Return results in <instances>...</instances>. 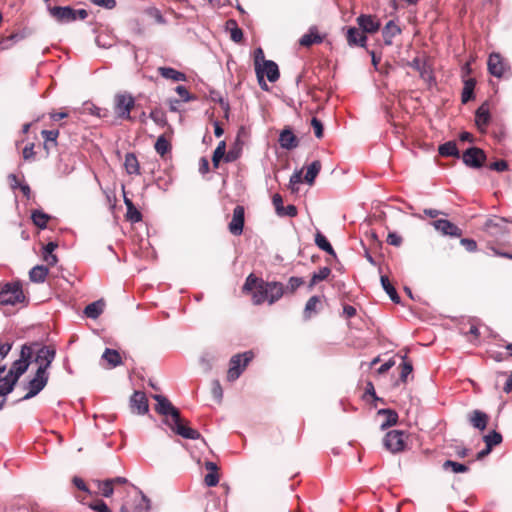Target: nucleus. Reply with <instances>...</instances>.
Returning a JSON list of instances; mask_svg holds the SVG:
<instances>
[{
	"mask_svg": "<svg viewBox=\"0 0 512 512\" xmlns=\"http://www.w3.org/2000/svg\"><path fill=\"white\" fill-rule=\"evenodd\" d=\"M153 399L157 402L155 410L158 414L166 417L165 424L168 425L173 432L185 438L196 440L201 438V434L187 425V422L181 418L179 410L163 395H153Z\"/></svg>",
	"mask_w": 512,
	"mask_h": 512,
	"instance_id": "f257e3e1",
	"label": "nucleus"
},
{
	"mask_svg": "<svg viewBox=\"0 0 512 512\" xmlns=\"http://www.w3.org/2000/svg\"><path fill=\"white\" fill-rule=\"evenodd\" d=\"M31 350V362L38 365L37 370L48 372L52 362L56 357V349L52 345H44L39 342H29L23 344Z\"/></svg>",
	"mask_w": 512,
	"mask_h": 512,
	"instance_id": "f03ea898",
	"label": "nucleus"
},
{
	"mask_svg": "<svg viewBox=\"0 0 512 512\" xmlns=\"http://www.w3.org/2000/svg\"><path fill=\"white\" fill-rule=\"evenodd\" d=\"M27 301L19 281L8 282L0 286V304L16 305Z\"/></svg>",
	"mask_w": 512,
	"mask_h": 512,
	"instance_id": "7ed1b4c3",
	"label": "nucleus"
},
{
	"mask_svg": "<svg viewBox=\"0 0 512 512\" xmlns=\"http://www.w3.org/2000/svg\"><path fill=\"white\" fill-rule=\"evenodd\" d=\"M254 353L252 351H245L243 353H238L233 355L229 361V369L227 371V381L234 382L236 381L242 373L245 371L246 367L253 360Z\"/></svg>",
	"mask_w": 512,
	"mask_h": 512,
	"instance_id": "20e7f679",
	"label": "nucleus"
},
{
	"mask_svg": "<svg viewBox=\"0 0 512 512\" xmlns=\"http://www.w3.org/2000/svg\"><path fill=\"white\" fill-rule=\"evenodd\" d=\"M508 223H512V220L494 216L485 221L483 229L488 236L496 241H505L509 234Z\"/></svg>",
	"mask_w": 512,
	"mask_h": 512,
	"instance_id": "39448f33",
	"label": "nucleus"
},
{
	"mask_svg": "<svg viewBox=\"0 0 512 512\" xmlns=\"http://www.w3.org/2000/svg\"><path fill=\"white\" fill-rule=\"evenodd\" d=\"M265 281L250 274L243 285V291L252 293V300L255 305H260L267 301V290L264 287Z\"/></svg>",
	"mask_w": 512,
	"mask_h": 512,
	"instance_id": "423d86ee",
	"label": "nucleus"
},
{
	"mask_svg": "<svg viewBox=\"0 0 512 512\" xmlns=\"http://www.w3.org/2000/svg\"><path fill=\"white\" fill-rule=\"evenodd\" d=\"M31 363V350L22 345L19 359L15 360L6 374L18 382L19 378L28 370Z\"/></svg>",
	"mask_w": 512,
	"mask_h": 512,
	"instance_id": "0eeeda50",
	"label": "nucleus"
},
{
	"mask_svg": "<svg viewBox=\"0 0 512 512\" xmlns=\"http://www.w3.org/2000/svg\"><path fill=\"white\" fill-rule=\"evenodd\" d=\"M135 106V100L132 95L123 93L117 94L114 100V112L119 119L130 120L131 111Z\"/></svg>",
	"mask_w": 512,
	"mask_h": 512,
	"instance_id": "6e6552de",
	"label": "nucleus"
},
{
	"mask_svg": "<svg viewBox=\"0 0 512 512\" xmlns=\"http://www.w3.org/2000/svg\"><path fill=\"white\" fill-rule=\"evenodd\" d=\"M49 380V372L36 370L33 378L27 383V394L21 400H28L38 395L47 385Z\"/></svg>",
	"mask_w": 512,
	"mask_h": 512,
	"instance_id": "1a4fd4ad",
	"label": "nucleus"
},
{
	"mask_svg": "<svg viewBox=\"0 0 512 512\" xmlns=\"http://www.w3.org/2000/svg\"><path fill=\"white\" fill-rule=\"evenodd\" d=\"M406 435L400 430H391L383 438L384 447L393 454L402 452L405 449Z\"/></svg>",
	"mask_w": 512,
	"mask_h": 512,
	"instance_id": "9d476101",
	"label": "nucleus"
},
{
	"mask_svg": "<svg viewBox=\"0 0 512 512\" xmlns=\"http://www.w3.org/2000/svg\"><path fill=\"white\" fill-rule=\"evenodd\" d=\"M487 66L489 73L497 78L504 77L510 69L508 62L499 53L489 55Z\"/></svg>",
	"mask_w": 512,
	"mask_h": 512,
	"instance_id": "9b49d317",
	"label": "nucleus"
},
{
	"mask_svg": "<svg viewBox=\"0 0 512 512\" xmlns=\"http://www.w3.org/2000/svg\"><path fill=\"white\" fill-rule=\"evenodd\" d=\"M464 164L471 168H481L486 160L485 152L478 147H470L462 154Z\"/></svg>",
	"mask_w": 512,
	"mask_h": 512,
	"instance_id": "f8f14e48",
	"label": "nucleus"
},
{
	"mask_svg": "<svg viewBox=\"0 0 512 512\" xmlns=\"http://www.w3.org/2000/svg\"><path fill=\"white\" fill-rule=\"evenodd\" d=\"M48 11L58 23L67 24L75 21L74 9L70 6H48Z\"/></svg>",
	"mask_w": 512,
	"mask_h": 512,
	"instance_id": "ddd939ff",
	"label": "nucleus"
},
{
	"mask_svg": "<svg viewBox=\"0 0 512 512\" xmlns=\"http://www.w3.org/2000/svg\"><path fill=\"white\" fill-rule=\"evenodd\" d=\"M356 22L364 33L373 34L376 33L381 27L380 19L371 14H360L356 18Z\"/></svg>",
	"mask_w": 512,
	"mask_h": 512,
	"instance_id": "4468645a",
	"label": "nucleus"
},
{
	"mask_svg": "<svg viewBox=\"0 0 512 512\" xmlns=\"http://www.w3.org/2000/svg\"><path fill=\"white\" fill-rule=\"evenodd\" d=\"M431 225L445 236L460 237L462 235V230L447 219L434 220Z\"/></svg>",
	"mask_w": 512,
	"mask_h": 512,
	"instance_id": "2eb2a0df",
	"label": "nucleus"
},
{
	"mask_svg": "<svg viewBox=\"0 0 512 512\" xmlns=\"http://www.w3.org/2000/svg\"><path fill=\"white\" fill-rule=\"evenodd\" d=\"M244 227V208L236 206L233 210L232 220L229 223V231L235 236H239L243 232Z\"/></svg>",
	"mask_w": 512,
	"mask_h": 512,
	"instance_id": "dca6fc26",
	"label": "nucleus"
},
{
	"mask_svg": "<svg viewBox=\"0 0 512 512\" xmlns=\"http://www.w3.org/2000/svg\"><path fill=\"white\" fill-rule=\"evenodd\" d=\"M131 409L139 415H144L149 410L148 400L145 393L135 391L130 398Z\"/></svg>",
	"mask_w": 512,
	"mask_h": 512,
	"instance_id": "f3484780",
	"label": "nucleus"
},
{
	"mask_svg": "<svg viewBox=\"0 0 512 512\" xmlns=\"http://www.w3.org/2000/svg\"><path fill=\"white\" fill-rule=\"evenodd\" d=\"M408 65H409V67H411L414 70H416L417 72H419L420 77L424 81L431 83L435 80L430 67L427 65V63L425 61H423L419 57H415L412 61H410L408 63Z\"/></svg>",
	"mask_w": 512,
	"mask_h": 512,
	"instance_id": "a211bd4d",
	"label": "nucleus"
},
{
	"mask_svg": "<svg viewBox=\"0 0 512 512\" xmlns=\"http://www.w3.org/2000/svg\"><path fill=\"white\" fill-rule=\"evenodd\" d=\"M346 39L349 46L366 47L367 36L360 28L349 27L346 33Z\"/></svg>",
	"mask_w": 512,
	"mask_h": 512,
	"instance_id": "6ab92c4d",
	"label": "nucleus"
},
{
	"mask_svg": "<svg viewBox=\"0 0 512 512\" xmlns=\"http://www.w3.org/2000/svg\"><path fill=\"white\" fill-rule=\"evenodd\" d=\"M264 287H266L267 290V301L269 304H273L278 301L285 292L283 284L276 281H265Z\"/></svg>",
	"mask_w": 512,
	"mask_h": 512,
	"instance_id": "aec40b11",
	"label": "nucleus"
},
{
	"mask_svg": "<svg viewBox=\"0 0 512 512\" xmlns=\"http://www.w3.org/2000/svg\"><path fill=\"white\" fill-rule=\"evenodd\" d=\"M401 32V28L393 20L388 21L382 29V36L385 45L391 46L394 38L400 35Z\"/></svg>",
	"mask_w": 512,
	"mask_h": 512,
	"instance_id": "412c9836",
	"label": "nucleus"
},
{
	"mask_svg": "<svg viewBox=\"0 0 512 512\" xmlns=\"http://www.w3.org/2000/svg\"><path fill=\"white\" fill-rule=\"evenodd\" d=\"M157 72L161 77L174 82H184L187 80L185 73L178 71L172 67L161 66L158 67Z\"/></svg>",
	"mask_w": 512,
	"mask_h": 512,
	"instance_id": "4be33fe9",
	"label": "nucleus"
},
{
	"mask_svg": "<svg viewBox=\"0 0 512 512\" xmlns=\"http://www.w3.org/2000/svg\"><path fill=\"white\" fill-rule=\"evenodd\" d=\"M323 42V36L318 33L315 26L309 28L308 32L299 39V44L304 47H310L313 44H320Z\"/></svg>",
	"mask_w": 512,
	"mask_h": 512,
	"instance_id": "5701e85b",
	"label": "nucleus"
},
{
	"mask_svg": "<svg viewBox=\"0 0 512 512\" xmlns=\"http://www.w3.org/2000/svg\"><path fill=\"white\" fill-rule=\"evenodd\" d=\"M279 144L282 148L291 150L298 146L299 141L291 129H284L280 133Z\"/></svg>",
	"mask_w": 512,
	"mask_h": 512,
	"instance_id": "b1692460",
	"label": "nucleus"
},
{
	"mask_svg": "<svg viewBox=\"0 0 512 512\" xmlns=\"http://www.w3.org/2000/svg\"><path fill=\"white\" fill-rule=\"evenodd\" d=\"M321 304L322 303H321L320 296L314 295V296L310 297L305 305V308H304V312H303L304 319L308 320V319L312 318V316L316 315L321 307Z\"/></svg>",
	"mask_w": 512,
	"mask_h": 512,
	"instance_id": "393cba45",
	"label": "nucleus"
},
{
	"mask_svg": "<svg viewBox=\"0 0 512 512\" xmlns=\"http://www.w3.org/2000/svg\"><path fill=\"white\" fill-rule=\"evenodd\" d=\"M488 415L480 410H474L469 415L470 424L481 431L486 429L488 423Z\"/></svg>",
	"mask_w": 512,
	"mask_h": 512,
	"instance_id": "a878e982",
	"label": "nucleus"
},
{
	"mask_svg": "<svg viewBox=\"0 0 512 512\" xmlns=\"http://www.w3.org/2000/svg\"><path fill=\"white\" fill-rule=\"evenodd\" d=\"M263 76L266 75L267 79L270 82H276L280 77V72L278 65L272 61H264V64L261 65Z\"/></svg>",
	"mask_w": 512,
	"mask_h": 512,
	"instance_id": "bb28decb",
	"label": "nucleus"
},
{
	"mask_svg": "<svg viewBox=\"0 0 512 512\" xmlns=\"http://www.w3.org/2000/svg\"><path fill=\"white\" fill-rule=\"evenodd\" d=\"M490 121V113L489 107L487 103L482 104L477 110L475 114V122L477 127L482 130L485 128Z\"/></svg>",
	"mask_w": 512,
	"mask_h": 512,
	"instance_id": "cd10ccee",
	"label": "nucleus"
},
{
	"mask_svg": "<svg viewBox=\"0 0 512 512\" xmlns=\"http://www.w3.org/2000/svg\"><path fill=\"white\" fill-rule=\"evenodd\" d=\"M102 359L107 362L109 368H115L122 364L120 353L111 348H106L102 354Z\"/></svg>",
	"mask_w": 512,
	"mask_h": 512,
	"instance_id": "c85d7f7f",
	"label": "nucleus"
},
{
	"mask_svg": "<svg viewBox=\"0 0 512 512\" xmlns=\"http://www.w3.org/2000/svg\"><path fill=\"white\" fill-rule=\"evenodd\" d=\"M124 166L126 172L130 175L140 174V166L138 159L134 153H127L125 156Z\"/></svg>",
	"mask_w": 512,
	"mask_h": 512,
	"instance_id": "c756f323",
	"label": "nucleus"
},
{
	"mask_svg": "<svg viewBox=\"0 0 512 512\" xmlns=\"http://www.w3.org/2000/svg\"><path fill=\"white\" fill-rule=\"evenodd\" d=\"M49 269L44 265L34 266L29 272V278L32 282L42 283L45 281Z\"/></svg>",
	"mask_w": 512,
	"mask_h": 512,
	"instance_id": "7c9ffc66",
	"label": "nucleus"
},
{
	"mask_svg": "<svg viewBox=\"0 0 512 512\" xmlns=\"http://www.w3.org/2000/svg\"><path fill=\"white\" fill-rule=\"evenodd\" d=\"M475 85L476 81L473 78H468L464 80V87L461 94L462 103L466 104L474 98Z\"/></svg>",
	"mask_w": 512,
	"mask_h": 512,
	"instance_id": "2f4dec72",
	"label": "nucleus"
},
{
	"mask_svg": "<svg viewBox=\"0 0 512 512\" xmlns=\"http://www.w3.org/2000/svg\"><path fill=\"white\" fill-rule=\"evenodd\" d=\"M438 152L443 157H460L458 147L454 141H448L440 145L438 148Z\"/></svg>",
	"mask_w": 512,
	"mask_h": 512,
	"instance_id": "473e14b6",
	"label": "nucleus"
},
{
	"mask_svg": "<svg viewBox=\"0 0 512 512\" xmlns=\"http://www.w3.org/2000/svg\"><path fill=\"white\" fill-rule=\"evenodd\" d=\"M378 414L385 416V420L381 424L382 430L395 425L398 421V414L392 409H380Z\"/></svg>",
	"mask_w": 512,
	"mask_h": 512,
	"instance_id": "72a5a7b5",
	"label": "nucleus"
},
{
	"mask_svg": "<svg viewBox=\"0 0 512 512\" xmlns=\"http://www.w3.org/2000/svg\"><path fill=\"white\" fill-rule=\"evenodd\" d=\"M226 29L230 31V38L235 43H240L243 39V31L238 27L236 20L229 19L226 22Z\"/></svg>",
	"mask_w": 512,
	"mask_h": 512,
	"instance_id": "f704fd0d",
	"label": "nucleus"
},
{
	"mask_svg": "<svg viewBox=\"0 0 512 512\" xmlns=\"http://www.w3.org/2000/svg\"><path fill=\"white\" fill-rule=\"evenodd\" d=\"M103 307H104V303L102 301H95V302L88 304L85 307L84 313L88 318L96 319L103 312Z\"/></svg>",
	"mask_w": 512,
	"mask_h": 512,
	"instance_id": "c9c22d12",
	"label": "nucleus"
},
{
	"mask_svg": "<svg viewBox=\"0 0 512 512\" xmlns=\"http://www.w3.org/2000/svg\"><path fill=\"white\" fill-rule=\"evenodd\" d=\"M315 244L318 246L319 249L325 251L326 253L334 257L336 256V253L328 239L319 231L315 234Z\"/></svg>",
	"mask_w": 512,
	"mask_h": 512,
	"instance_id": "e433bc0d",
	"label": "nucleus"
},
{
	"mask_svg": "<svg viewBox=\"0 0 512 512\" xmlns=\"http://www.w3.org/2000/svg\"><path fill=\"white\" fill-rule=\"evenodd\" d=\"M380 281H381V285H382L383 289L388 294L390 299L394 303H397V304L400 303V297H399L396 289L394 288V286L390 283L388 277L385 275H382L380 278Z\"/></svg>",
	"mask_w": 512,
	"mask_h": 512,
	"instance_id": "4c0bfd02",
	"label": "nucleus"
},
{
	"mask_svg": "<svg viewBox=\"0 0 512 512\" xmlns=\"http://www.w3.org/2000/svg\"><path fill=\"white\" fill-rule=\"evenodd\" d=\"M51 216L41 210H34L31 214V219L38 228L45 229Z\"/></svg>",
	"mask_w": 512,
	"mask_h": 512,
	"instance_id": "58836bf2",
	"label": "nucleus"
},
{
	"mask_svg": "<svg viewBox=\"0 0 512 512\" xmlns=\"http://www.w3.org/2000/svg\"><path fill=\"white\" fill-rule=\"evenodd\" d=\"M321 170V162L318 160L313 161L308 167L307 172L304 176V180L312 185L317 177L318 173Z\"/></svg>",
	"mask_w": 512,
	"mask_h": 512,
	"instance_id": "ea45409f",
	"label": "nucleus"
},
{
	"mask_svg": "<svg viewBox=\"0 0 512 512\" xmlns=\"http://www.w3.org/2000/svg\"><path fill=\"white\" fill-rule=\"evenodd\" d=\"M24 38L23 34L13 33L7 37L1 38L0 40V49L8 50L12 48L17 42Z\"/></svg>",
	"mask_w": 512,
	"mask_h": 512,
	"instance_id": "a19ab883",
	"label": "nucleus"
},
{
	"mask_svg": "<svg viewBox=\"0 0 512 512\" xmlns=\"http://www.w3.org/2000/svg\"><path fill=\"white\" fill-rule=\"evenodd\" d=\"M330 273L331 269L329 267H322L318 272L313 273L309 282V289H312L318 282L327 279Z\"/></svg>",
	"mask_w": 512,
	"mask_h": 512,
	"instance_id": "79ce46f5",
	"label": "nucleus"
},
{
	"mask_svg": "<svg viewBox=\"0 0 512 512\" xmlns=\"http://www.w3.org/2000/svg\"><path fill=\"white\" fill-rule=\"evenodd\" d=\"M16 380L5 376L0 378V396H6L11 393L16 385Z\"/></svg>",
	"mask_w": 512,
	"mask_h": 512,
	"instance_id": "37998d69",
	"label": "nucleus"
},
{
	"mask_svg": "<svg viewBox=\"0 0 512 512\" xmlns=\"http://www.w3.org/2000/svg\"><path fill=\"white\" fill-rule=\"evenodd\" d=\"M226 155V144L225 141H221L218 143L216 149L213 152L212 163L215 168H218L220 160L225 159Z\"/></svg>",
	"mask_w": 512,
	"mask_h": 512,
	"instance_id": "c03bdc74",
	"label": "nucleus"
},
{
	"mask_svg": "<svg viewBox=\"0 0 512 512\" xmlns=\"http://www.w3.org/2000/svg\"><path fill=\"white\" fill-rule=\"evenodd\" d=\"M483 440L485 442V445L492 449L494 446H497L502 443L503 437L499 432L493 430L489 432L487 435H485L483 437Z\"/></svg>",
	"mask_w": 512,
	"mask_h": 512,
	"instance_id": "a18cd8bd",
	"label": "nucleus"
},
{
	"mask_svg": "<svg viewBox=\"0 0 512 512\" xmlns=\"http://www.w3.org/2000/svg\"><path fill=\"white\" fill-rule=\"evenodd\" d=\"M154 147L156 152L161 156H164L171 149V145L164 135L158 137Z\"/></svg>",
	"mask_w": 512,
	"mask_h": 512,
	"instance_id": "49530a36",
	"label": "nucleus"
},
{
	"mask_svg": "<svg viewBox=\"0 0 512 512\" xmlns=\"http://www.w3.org/2000/svg\"><path fill=\"white\" fill-rule=\"evenodd\" d=\"M443 468L445 470L450 468L454 473H466L469 470L468 466H466L465 464L458 463L452 460H446L443 463Z\"/></svg>",
	"mask_w": 512,
	"mask_h": 512,
	"instance_id": "de8ad7c7",
	"label": "nucleus"
},
{
	"mask_svg": "<svg viewBox=\"0 0 512 512\" xmlns=\"http://www.w3.org/2000/svg\"><path fill=\"white\" fill-rule=\"evenodd\" d=\"M136 490L139 496L141 497V501L134 507V512H149L151 507L149 498L141 490L137 488Z\"/></svg>",
	"mask_w": 512,
	"mask_h": 512,
	"instance_id": "09e8293b",
	"label": "nucleus"
},
{
	"mask_svg": "<svg viewBox=\"0 0 512 512\" xmlns=\"http://www.w3.org/2000/svg\"><path fill=\"white\" fill-rule=\"evenodd\" d=\"M145 14L155 19L158 24L164 25L167 23L161 11L156 7H148L144 10Z\"/></svg>",
	"mask_w": 512,
	"mask_h": 512,
	"instance_id": "8fccbe9b",
	"label": "nucleus"
},
{
	"mask_svg": "<svg viewBox=\"0 0 512 512\" xmlns=\"http://www.w3.org/2000/svg\"><path fill=\"white\" fill-rule=\"evenodd\" d=\"M402 359H403V363L401 365L400 380L402 382H406L408 375L411 374L413 371V366H412L411 362L407 361L406 354L404 356H402Z\"/></svg>",
	"mask_w": 512,
	"mask_h": 512,
	"instance_id": "3c124183",
	"label": "nucleus"
},
{
	"mask_svg": "<svg viewBox=\"0 0 512 512\" xmlns=\"http://www.w3.org/2000/svg\"><path fill=\"white\" fill-rule=\"evenodd\" d=\"M303 283L304 280L302 277L292 276L288 280L286 290L290 293H294Z\"/></svg>",
	"mask_w": 512,
	"mask_h": 512,
	"instance_id": "603ef678",
	"label": "nucleus"
},
{
	"mask_svg": "<svg viewBox=\"0 0 512 512\" xmlns=\"http://www.w3.org/2000/svg\"><path fill=\"white\" fill-rule=\"evenodd\" d=\"M99 489H100L102 496H104L106 498H109L110 496H112V494L114 492L112 481L109 479H107L103 482H100Z\"/></svg>",
	"mask_w": 512,
	"mask_h": 512,
	"instance_id": "864d4df0",
	"label": "nucleus"
},
{
	"mask_svg": "<svg viewBox=\"0 0 512 512\" xmlns=\"http://www.w3.org/2000/svg\"><path fill=\"white\" fill-rule=\"evenodd\" d=\"M126 218L132 223H137L142 220V214L135 206H133L131 209H127Z\"/></svg>",
	"mask_w": 512,
	"mask_h": 512,
	"instance_id": "5fc2aeb1",
	"label": "nucleus"
},
{
	"mask_svg": "<svg viewBox=\"0 0 512 512\" xmlns=\"http://www.w3.org/2000/svg\"><path fill=\"white\" fill-rule=\"evenodd\" d=\"M42 137L44 138L45 142H53L54 145L57 144V138L59 136L58 130H43L41 132Z\"/></svg>",
	"mask_w": 512,
	"mask_h": 512,
	"instance_id": "6e6d98bb",
	"label": "nucleus"
},
{
	"mask_svg": "<svg viewBox=\"0 0 512 512\" xmlns=\"http://www.w3.org/2000/svg\"><path fill=\"white\" fill-rule=\"evenodd\" d=\"M311 126L314 129L315 136L318 139L322 138L323 137V124H322V122L318 118L313 117L311 119Z\"/></svg>",
	"mask_w": 512,
	"mask_h": 512,
	"instance_id": "4d7b16f0",
	"label": "nucleus"
},
{
	"mask_svg": "<svg viewBox=\"0 0 512 512\" xmlns=\"http://www.w3.org/2000/svg\"><path fill=\"white\" fill-rule=\"evenodd\" d=\"M204 481L208 487H215L219 483V475L217 472H209Z\"/></svg>",
	"mask_w": 512,
	"mask_h": 512,
	"instance_id": "13d9d810",
	"label": "nucleus"
},
{
	"mask_svg": "<svg viewBox=\"0 0 512 512\" xmlns=\"http://www.w3.org/2000/svg\"><path fill=\"white\" fill-rule=\"evenodd\" d=\"M176 93L181 97L182 101L189 102L193 99L185 86L179 85L175 89Z\"/></svg>",
	"mask_w": 512,
	"mask_h": 512,
	"instance_id": "bf43d9fd",
	"label": "nucleus"
},
{
	"mask_svg": "<svg viewBox=\"0 0 512 512\" xmlns=\"http://www.w3.org/2000/svg\"><path fill=\"white\" fill-rule=\"evenodd\" d=\"M265 58H264V52L262 48H257L254 52V64H255V70L257 68H261V65L264 64Z\"/></svg>",
	"mask_w": 512,
	"mask_h": 512,
	"instance_id": "052dcab7",
	"label": "nucleus"
},
{
	"mask_svg": "<svg viewBox=\"0 0 512 512\" xmlns=\"http://www.w3.org/2000/svg\"><path fill=\"white\" fill-rule=\"evenodd\" d=\"M281 213H278L277 215L280 217L288 216V217H295L297 215V208L295 205H287L280 211Z\"/></svg>",
	"mask_w": 512,
	"mask_h": 512,
	"instance_id": "680f3d73",
	"label": "nucleus"
},
{
	"mask_svg": "<svg viewBox=\"0 0 512 512\" xmlns=\"http://www.w3.org/2000/svg\"><path fill=\"white\" fill-rule=\"evenodd\" d=\"M150 118L158 125H164L166 122L164 114L159 110L151 111Z\"/></svg>",
	"mask_w": 512,
	"mask_h": 512,
	"instance_id": "e2e57ef3",
	"label": "nucleus"
},
{
	"mask_svg": "<svg viewBox=\"0 0 512 512\" xmlns=\"http://www.w3.org/2000/svg\"><path fill=\"white\" fill-rule=\"evenodd\" d=\"M461 245L465 247L468 252H475L477 250V243L473 239L462 238L460 241Z\"/></svg>",
	"mask_w": 512,
	"mask_h": 512,
	"instance_id": "0e129e2a",
	"label": "nucleus"
},
{
	"mask_svg": "<svg viewBox=\"0 0 512 512\" xmlns=\"http://www.w3.org/2000/svg\"><path fill=\"white\" fill-rule=\"evenodd\" d=\"M387 243L392 246H400L402 243V237L395 232H391L387 236Z\"/></svg>",
	"mask_w": 512,
	"mask_h": 512,
	"instance_id": "69168bd1",
	"label": "nucleus"
},
{
	"mask_svg": "<svg viewBox=\"0 0 512 512\" xmlns=\"http://www.w3.org/2000/svg\"><path fill=\"white\" fill-rule=\"evenodd\" d=\"M212 393L214 398L221 400L223 397V390L218 380H214L212 383Z\"/></svg>",
	"mask_w": 512,
	"mask_h": 512,
	"instance_id": "338daca9",
	"label": "nucleus"
},
{
	"mask_svg": "<svg viewBox=\"0 0 512 512\" xmlns=\"http://www.w3.org/2000/svg\"><path fill=\"white\" fill-rule=\"evenodd\" d=\"M90 508L97 511V512H111L107 504L100 500L95 504H91Z\"/></svg>",
	"mask_w": 512,
	"mask_h": 512,
	"instance_id": "774afa93",
	"label": "nucleus"
}]
</instances>
